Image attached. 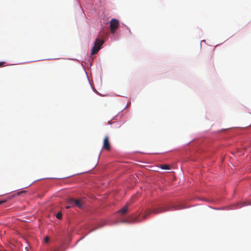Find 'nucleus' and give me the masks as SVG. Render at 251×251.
Here are the masks:
<instances>
[{
	"label": "nucleus",
	"mask_w": 251,
	"mask_h": 251,
	"mask_svg": "<svg viewBox=\"0 0 251 251\" xmlns=\"http://www.w3.org/2000/svg\"><path fill=\"white\" fill-rule=\"evenodd\" d=\"M169 210L168 207H161L159 208H153L152 209H147L142 216V219L145 220L151 214H158L166 211Z\"/></svg>",
	"instance_id": "obj_1"
},
{
	"label": "nucleus",
	"mask_w": 251,
	"mask_h": 251,
	"mask_svg": "<svg viewBox=\"0 0 251 251\" xmlns=\"http://www.w3.org/2000/svg\"><path fill=\"white\" fill-rule=\"evenodd\" d=\"M103 40L97 38L95 41L94 46L92 49L91 54H96L100 49L101 46L103 45Z\"/></svg>",
	"instance_id": "obj_2"
},
{
	"label": "nucleus",
	"mask_w": 251,
	"mask_h": 251,
	"mask_svg": "<svg viewBox=\"0 0 251 251\" xmlns=\"http://www.w3.org/2000/svg\"><path fill=\"white\" fill-rule=\"evenodd\" d=\"M119 26V22L117 19H112L110 22V28L111 32L114 33L116 30Z\"/></svg>",
	"instance_id": "obj_3"
},
{
	"label": "nucleus",
	"mask_w": 251,
	"mask_h": 251,
	"mask_svg": "<svg viewBox=\"0 0 251 251\" xmlns=\"http://www.w3.org/2000/svg\"><path fill=\"white\" fill-rule=\"evenodd\" d=\"M68 203L73 206H77L78 207L81 208L83 207L82 202L79 200H75L74 199H70L68 200Z\"/></svg>",
	"instance_id": "obj_4"
},
{
	"label": "nucleus",
	"mask_w": 251,
	"mask_h": 251,
	"mask_svg": "<svg viewBox=\"0 0 251 251\" xmlns=\"http://www.w3.org/2000/svg\"><path fill=\"white\" fill-rule=\"evenodd\" d=\"M102 149L108 151L111 150V145L108 136H106L104 138L103 141Z\"/></svg>",
	"instance_id": "obj_5"
},
{
	"label": "nucleus",
	"mask_w": 251,
	"mask_h": 251,
	"mask_svg": "<svg viewBox=\"0 0 251 251\" xmlns=\"http://www.w3.org/2000/svg\"><path fill=\"white\" fill-rule=\"evenodd\" d=\"M141 219L136 217L135 215L130 216L128 220H124L122 221L123 223H130V222H139L141 221Z\"/></svg>",
	"instance_id": "obj_6"
},
{
	"label": "nucleus",
	"mask_w": 251,
	"mask_h": 251,
	"mask_svg": "<svg viewBox=\"0 0 251 251\" xmlns=\"http://www.w3.org/2000/svg\"><path fill=\"white\" fill-rule=\"evenodd\" d=\"M127 211H128V208H127V206L126 205L124 207H123L122 209H121L119 212H120L121 213L122 215H125L126 214L127 212Z\"/></svg>",
	"instance_id": "obj_7"
},
{
	"label": "nucleus",
	"mask_w": 251,
	"mask_h": 251,
	"mask_svg": "<svg viewBox=\"0 0 251 251\" xmlns=\"http://www.w3.org/2000/svg\"><path fill=\"white\" fill-rule=\"evenodd\" d=\"M251 205V202H247V201H245V202H241V203H239L237 204V208H241L245 205Z\"/></svg>",
	"instance_id": "obj_8"
},
{
	"label": "nucleus",
	"mask_w": 251,
	"mask_h": 251,
	"mask_svg": "<svg viewBox=\"0 0 251 251\" xmlns=\"http://www.w3.org/2000/svg\"><path fill=\"white\" fill-rule=\"evenodd\" d=\"M160 168L164 170H169L170 169V166L167 164H163L161 165Z\"/></svg>",
	"instance_id": "obj_9"
},
{
	"label": "nucleus",
	"mask_w": 251,
	"mask_h": 251,
	"mask_svg": "<svg viewBox=\"0 0 251 251\" xmlns=\"http://www.w3.org/2000/svg\"><path fill=\"white\" fill-rule=\"evenodd\" d=\"M62 214L61 212H58L56 215V217L58 219H61L62 218Z\"/></svg>",
	"instance_id": "obj_10"
},
{
	"label": "nucleus",
	"mask_w": 251,
	"mask_h": 251,
	"mask_svg": "<svg viewBox=\"0 0 251 251\" xmlns=\"http://www.w3.org/2000/svg\"><path fill=\"white\" fill-rule=\"evenodd\" d=\"M45 242L46 243H48V242L50 240V238L49 237H46L45 238Z\"/></svg>",
	"instance_id": "obj_11"
},
{
	"label": "nucleus",
	"mask_w": 251,
	"mask_h": 251,
	"mask_svg": "<svg viewBox=\"0 0 251 251\" xmlns=\"http://www.w3.org/2000/svg\"><path fill=\"white\" fill-rule=\"evenodd\" d=\"M25 191H21V192H18V193H17V195L18 196H19V195H20L21 194H22V193H25Z\"/></svg>",
	"instance_id": "obj_12"
},
{
	"label": "nucleus",
	"mask_w": 251,
	"mask_h": 251,
	"mask_svg": "<svg viewBox=\"0 0 251 251\" xmlns=\"http://www.w3.org/2000/svg\"><path fill=\"white\" fill-rule=\"evenodd\" d=\"M4 64V62H0V67H2Z\"/></svg>",
	"instance_id": "obj_13"
},
{
	"label": "nucleus",
	"mask_w": 251,
	"mask_h": 251,
	"mask_svg": "<svg viewBox=\"0 0 251 251\" xmlns=\"http://www.w3.org/2000/svg\"><path fill=\"white\" fill-rule=\"evenodd\" d=\"M6 201V200H4V201H0V204H2L3 203L5 202Z\"/></svg>",
	"instance_id": "obj_14"
},
{
	"label": "nucleus",
	"mask_w": 251,
	"mask_h": 251,
	"mask_svg": "<svg viewBox=\"0 0 251 251\" xmlns=\"http://www.w3.org/2000/svg\"><path fill=\"white\" fill-rule=\"evenodd\" d=\"M71 206H72L71 205ZM70 207H71V206H70V205H67V206H66V208L67 209H69V208H70Z\"/></svg>",
	"instance_id": "obj_15"
},
{
	"label": "nucleus",
	"mask_w": 251,
	"mask_h": 251,
	"mask_svg": "<svg viewBox=\"0 0 251 251\" xmlns=\"http://www.w3.org/2000/svg\"><path fill=\"white\" fill-rule=\"evenodd\" d=\"M183 207H179V208H178L177 209H181V208H183Z\"/></svg>",
	"instance_id": "obj_16"
}]
</instances>
